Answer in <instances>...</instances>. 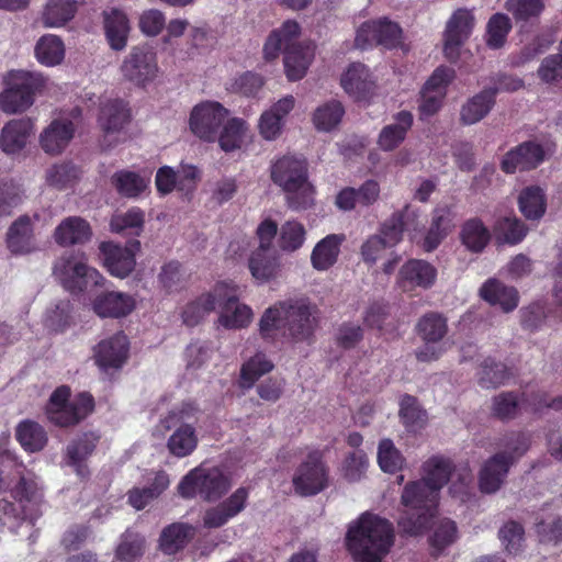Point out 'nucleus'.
<instances>
[{"label": "nucleus", "mask_w": 562, "mask_h": 562, "mask_svg": "<svg viewBox=\"0 0 562 562\" xmlns=\"http://www.w3.org/2000/svg\"><path fill=\"white\" fill-rule=\"evenodd\" d=\"M248 269L258 282H269L279 276L280 256L273 247H257L248 258Z\"/></svg>", "instance_id": "a878e982"}, {"label": "nucleus", "mask_w": 562, "mask_h": 562, "mask_svg": "<svg viewBox=\"0 0 562 562\" xmlns=\"http://www.w3.org/2000/svg\"><path fill=\"white\" fill-rule=\"evenodd\" d=\"M3 83L5 88L0 92V109L7 114H15L33 105L35 95L46 87V78L38 72L12 69L4 76Z\"/></svg>", "instance_id": "423d86ee"}, {"label": "nucleus", "mask_w": 562, "mask_h": 562, "mask_svg": "<svg viewBox=\"0 0 562 562\" xmlns=\"http://www.w3.org/2000/svg\"><path fill=\"white\" fill-rule=\"evenodd\" d=\"M456 214L448 205H438L431 212L430 225L423 239L422 247L425 251L431 252L454 228Z\"/></svg>", "instance_id": "5701e85b"}, {"label": "nucleus", "mask_w": 562, "mask_h": 562, "mask_svg": "<svg viewBox=\"0 0 562 562\" xmlns=\"http://www.w3.org/2000/svg\"><path fill=\"white\" fill-rule=\"evenodd\" d=\"M54 274L61 285L72 294H79L91 288L102 285L103 276L74 254L63 256L54 267Z\"/></svg>", "instance_id": "9d476101"}, {"label": "nucleus", "mask_w": 562, "mask_h": 562, "mask_svg": "<svg viewBox=\"0 0 562 562\" xmlns=\"http://www.w3.org/2000/svg\"><path fill=\"white\" fill-rule=\"evenodd\" d=\"M37 60L45 66H55L63 61L65 47L63 41L56 35L42 36L35 46Z\"/></svg>", "instance_id": "5fc2aeb1"}, {"label": "nucleus", "mask_w": 562, "mask_h": 562, "mask_svg": "<svg viewBox=\"0 0 562 562\" xmlns=\"http://www.w3.org/2000/svg\"><path fill=\"white\" fill-rule=\"evenodd\" d=\"M284 301L269 306L259 319V336L268 344H283L288 341Z\"/></svg>", "instance_id": "b1692460"}, {"label": "nucleus", "mask_w": 562, "mask_h": 562, "mask_svg": "<svg viewBox=\"0 0 562 562\" xmlns=\"http://www.w3.org/2000/svg\"><path fill=\"white\" fill-rule=\"evenodd\" d=\"M301 35V25L295 20L284 21L280 27L268 35L263 45V57L273 60L284 50L283 64L290 81L301 80L307 72L314 58V48L296 43Z\"/></svg>", "instance_id": "f03ea898"}, {"label": "nucleus", "mask_w": 562, "mask_h": 562, "mask_svg": "<svg viewBox=\"0 0 562 562\" xmlns=\"http://www.w3.org/2000/svg\"><path fill=\"white\" fill-rule=\"evenodd\" d=\"M92 235L89 223L79 216H69L55 228L54 239L60 246L83 244Z\"/></svg>", "instance_id": "f704fd0d"}, {"label": "nucleus", "mask_w": 562, "mask_h": 562, "mask_svg": "<svg viewBox=\"0 0 562 562\" xmlns=\"http://www.w3.org/2000/svg\"><path fill=\"white\" fill-rule=\"evenodd\" d=\"M454 470L451 459L443 456H432L423 464V481L438 493L449 482Z\"/></svg>", "instance_id": "c03bdc74"}, {"label": "nucleus", "mask_w": 562, "mask_h": 562, "mask_svg": "<svg viewBox=\"0 0 562 562\" xmlns=\"http://www.w3.org/2000/svg\"><path fill=\"white\" fill-rule=\"evenodd\" d=\"M528 231V226L516 216L502 217L495 225L497 238L508 245L521 243L527 236Z\"/></svg>", "instance_id": "bf43d9fd"}, {"label": "nucleus", "mask_w": 562, "mask_h": 562, "mask_svg": "<svg viewBox=\"0 0 562 562\" xmlns=\"http://www.w3.org/2000/svg\"><path fill=\"white\" fill-rule=\"evenodd\" d=\"M306 239L304 225L295 220L286 221L281 225L278 235V246L285 252L299 250Z\"/></svg>", "instance_id": "13d9d810"}, {"label": "nucleus", "mask_w": 562, "mask_h": 562, "mask_svg": "<svg viewBox=\"0 0 562 562\" xmlns=\"http://www.w3.org/2000/svg\"><path fill=\"white\" fill-rule=\"evenodd\" d=\"M270 178L288 194V205L294 211L314 204L315 189L308 181V164L302 156L284 155L272 162Z\"/></svg>", "instance_id": "20e7f679"}, {"label": "nucleus", "mask_w": 562, "mask_h": 562, "mask_svg": "<svg viewBox=\"0 0 562 562\" xmlns=\"http://www.w3.org/2000/svg\"><path fill=\"white\" fill-rule=\"evenodd\" d=\"M75 132L70 120L55 119L41 133L40 145L46 154L58 155L69 145Z\"/></svg>", "instance_id": "393cba45"}, {"label": "nucleus", "mask_w": 562, "mask_h": 562, "mask_svg": "<svg viewBox=\"0 0 562 562\" xmlns=\"http://www.w3.org/2000/svg\"><path fill=\"white\" fill-rule=\"evenodd\" d=\"M92 307L100 317L120 318L128 315L135 308V300L123 292H103L95 296Z\"/></svg>", "instance_id": "bb28decb"}, {"label": "nucleus", "mask_w": 562, "mask_h": 562, "mask_svg": "<svg viewBox=\"0 0 562 562\" xmlns=\"http://www.w3.org/2000/svg\"><path fill=\"white\" fill-rule=\"evenodd\" d=\"M173 428L167 441L169 452L177 458L190 456L199 442L195 427L192 424H183Z\"/></svg>", "instance_id": "49530a36"}, {"label": "nucleus", "mask_w": 562, "mask_h": 562, "mask_svg": "<svg viewBox=\"0 0 562 562\" xmlns=\"http://www.w3.org/2000/svg\"><path fill=\"white\" fill-rule=\"evenodd\" d=\"M104 31L112 49H124L130 33V23L126 14L119 9L104 12Z\"/></svg>", "instance_id": "ea45409f"}, {"label": "nucleus", "mask_w": 562, "mask_h": 562, "mask_svg": "<svg viewBox=\"0 0 562 562\" xmlns=\"http://www.w3.org/2000/svg\"><path fill=\"white\" fill-rule=\"evenodd\" d=\"M504 8L513 15L515 22L527 23L538 20L544 11L543 0H506Z\"/></svg>", "instance_id": "052dcab7"}, {"label": "nucleus", "mask_w": 562, "mask_h": 562, "mask_svg": "<svg viewBox=\"0 0 562 562\" xmlns=\"http://www.w3.org/2000/svg\"><path fill=\"white\" fill-rule=\"evenodd\" d=\"M77 12L75 0H49L43 12L45 26H61L70 21Z\"/></svg>", "instance_id": "864d4df0"}, {"label": "nucleus", "mask_w": 562, "mask_h": 562, "mask_svg": "<svg viewBox=\"0 0 562 562\" xmlns=\"http://www.w3.org/2000/svg\"><path fill=\"white\" fill-rule=\"evenodd\" d=\"M95 409L93 395L88 391L71 397L68 385L57 386L44 406L46 419L58 428H74L87 419Z\"/></svg>", "instance_id": "39448f33"}, {"label": "nucleus", "mask_w": 562, "mask_h": 562, "mask_svg": "<svg viewBox=\"0 0 562 562\" xmlns=\"http://www.w3.org/2000/svg\"><path fill=\"white\" fill-rule=\"evenodd\" d=\"M340 85L357 101L367 100L375 89L370 69L362 63H351L341 75Z\"/></svg>", "instance_id": "4be33fe9"}, {"label": "nucleus", "mask_w": 562, "mask_h": 562, "mask_svg": "<svg viewBox=\"0 0 562 562\" xmlns=\"http://www.w3.org/2000/svg\"><path fill=\"white\" fill-rule=\"evenodd\" d=\"M544 147L535 142L526 140L508 150L502 161L501 169L507 175L518 171H530L538 168L546 160Z\"/></svg>", "instance_id": "dca6fc26"}, {"label": "nucleus", "mask_w": 562, "mask_h": 562, "mask_svg": "<svg viewBox=\"0 0 562 562\" xmlns=\"http://www.w3.org/2000/svg\"><path fill=\"white\" fill-rule=\"evenodd\" d=\"M492 415L502 420H510L519 413V397L515 392H502L493 397Z\"/></svg>", "instance_id": "774afa93"}, {"label": "nucleus", "mask_w": 562, "mask_h": 562, "mask_svg": "<svg viewBox=\"0 0 562 562\" xmlns=\"http://www.w3.org/2000/svg\"><path fill=\"white\" fill-rule=\"evenodd\" d=\"M288 341H308L317 326L313 306L305 299L284 300Z\"/></svg>", "instance_id": "ddd939ff"}, {"label": "nucleus", "mask_w": 562, "mask_h": 562, "mask_svg": "<svg viewBox=\"0 0 562 562\" xmlns=\"http://www.w3.org/2000/svg\"><path fill=\"white\" fill-rule=\"evenodd\" d=\"M439 493L423 480L408 482L402 492L401 513L397 526L404 536L418 537L431 527L437 514Z\"/></svg>", "instance_id": "7ed1b4c3"}, {"label": "nucleus", "mask_w": 562, "mask_h": 562, "mask_svg": "<svg viewBox=\"0 0 562 562\" xmlns=\"http://www.w3.org/2000/svg\"><path fill=\"white\" fill-rule=\"evenodd\" d=\"M510 460H506V453H495L483 465L479 475L480 490L483 493L498 491L509 471Z\"/></svg>", "instance_id": "c756f323"}, {"label": "nucleus", "mask_w": 562, "mask_h": 562, "mask_svg": "<svg viewBox=\"0 0 562 562\" xmlns=\"http://www.w3.org/2000/svg\"><path fill=\"white\" fill-rule=\"evenodd\" d=\"M274 364L262 352H257L243 363L240 368L239 385L243 389H250L265 374L272 371Z\"/></svg>", "instance_id": "3c124183"}, {"label": "nucleus", "mask_w": 562, "mask_h": 562, "mask_svg": "<svg viewBox=\"0 0 562 562\" xmlns=\"http://www.w3.org/2000/svg\"><path fill=\"white\" fill-rule=\"evenodd\" d=\"M131 121V110L123 100H108L100 106L98 123L104 134L120 132Z\"/></svg>", "instance_id": "473e14b6"}, {"label": "nucleus", "mask_w": 562, "mask_h": 562, "mask_svg": "<svg viewBox=\"0 0 562 562\" xmlns=\"http://www.w3.org/2000/svg\"><path fill=\"white\" fill-rule=\"evenodd\" d=\"M437 278V269L422 259H409L398 271L397 285L403 291L415 288L429 289Z\"/></svg>", "instance_id": "412c9836"}, {"label": "nucleus", "mask_w": 562, "mask_h": 562, "mask_svg": "<svg viewBox=\"0 0 562 562\" xmlns=\"http://www.w3.org/2000/svg\"><path fill=\"white\" fill-rule=\"evenodd\" d=\"M228 116V110L220 102L205 101L196 104L190 114L191 132L200 139L214 142L223 122Z\"/></svg>", "instance_id": "4468645a"}, {"label": "nucleus", "mask_w": 562, "mask_h": 562, "mask_svg": "<svg viewBox=\"0 0 562 562\" xmlns=\"http://www.w3.org/2000/svg\"><path fill=\"white\" fill-rule=\"evenodd\" d=\"M480 296L491 305H499L508 313L518 306L519 294L516 288L504 284L502 281L491 278L480 289Z\"/></svg>", "instance_id": "7c9ffc66"}, {"label": "nucleus", "mask_w": 562, "mask_h": 562, "mask_svg": "<svg viewBox=\"0 0 562 562\" xmlns=\"http://www.w3.org/2000/svg\"><path fill=\"white\" fill-rule=\"evenodd\" d=\"M345 109L339 101H330L318 106L313 115L315 127L319 131H331L341 121Z\"/></svg>", "instance_id": "0e129e2a"}, {"label": "nucleus", "mask_w": 562, "mask_h": 562, "mask_svg": "<svg viewBox=\"0 0 562 562\" xmlns=\"http://www.w3.org/2000/svg\"><path fill=\"white\" fill-rule=\"evenodd\" d=\"M122 76L138 87L155 80L158 74L157 55L148 45L132 47L121 65Z\"/></svg>", "instance_id": "f8f14e48"}, {"label": "nucleus", "mask_w": 562, "mask_h": 562, "mask_svg": "<svg viewBox=\"0 0 562 562\" xmlns=\"http://www.w3.org/2000/svg\"><path fill=\"white\" fill-rule=\"evenodd\" d=\"M140 249V241L132 239L125 246L113 241H102L99 246L100 257L108 272L116 278L124 279L132 273L136 265V252Z\"/></svg>", "instance_id": "2eb2a0df"}, {"label": "nucleus", "mask_w": 562, "mask_h": 562, "mask_svg": "<svg viewBox=\"0 0 562 562\" xmlns=\"http://www.w3.org/2000/svg\"><path fill=\"white\" fill-rule=\"evenodd\" d=\"M417 218V212L412 210L409 204H406L403 209L393 212L381 224L378 235L382 237L386 245L394 247L402 241L404 232L411 222H415Z\"/></svg>", "instance_id": "c85d7f7f"}, {"label": "nucleus", "mask_w": 562, "mask_h": 562, "mask_svg": "<svg viewBox=\"0 0 562 562\" xmlns=\"http://www.w3.org/2000/svg\"><path fill=\"white\" fill-rule=\"evenodd\" d=\"M7 247L13 255L30 254L35 249L31 218L27 215L15 220L7 233Z\"/></svg>", "instance_id": "72a5a7b5"}, {"label": "nucleus", "mask_w": 562, "mask_h": 562, "mask_svg": "<svg viewBox=\"0 0 562 562\" xmlns=\"http://www.w3.org/2000/svg\"><path fill=\"white\" fill-rule=\"evenodd\" d=\"M229 485V480L222 470L200 465L182 477L178 493L187 499L200 497L206 502H215L228 491Z\"/></svg>", "instance_id": "6e6552de"}, {"label": "nucleus", "mask_w": 562, "mask_h": 562, "mask_svg": "<svg viewBox=\"0 0 562 562\" xmlns=\"http://www.w3.org/2000/svg\"><path fill=\"white\" fill-rule=\"evenodd\" d=\"M512 30L510 19L504 13L493 14L486 26V44L490 48H501L507 38L508 33Z\"/></svg>", "instance_id": "69168bd1"}, {"label": "nucleus", "mask_w": 562, "mask_h": 562, "mask_svg": "<svg viewBox=\"0 0 562 562\" xmlns=\"http://www.w3.org/2000/svg\"><path fill=\"white\" fill-rule=\"evenodd\" d=\"M395 542L393 524L375 514L363 513L346 533V546L356 562H382Z\"/></svg>", "instance_id": "f257e3e1"}, {"label": "nucleus", "mask_w": 562, "mask_h": 562, "mask_svg": "<svg viewBox=\"0 0 562 562\" xmlns=\"http://www.w3.org/2000/svg\"><path fill=\"white\" fill-rule=\"evenodd\" d=\"M248 497L249 490L244 486L238 487L225 501L205 510L203 526L207 529H215L226 525L246 508Z\"/></svg>", "instance_id": "6ab92c4d"}, {"label": "nucleus", "mask_w": 562, "mask_h": 562, "mask_svg": "<svg viewBox=\"0 0 562 562\" xmlns=\"http://www.w3.org/2000/svg\"><path fill=\"white\" fill-rule=\"evenodd\" d=\"M510 369L492 357H486L480 364L477 382L483 389H496L506 384L512 378Z\"/></svg>", "instance_id": "de8ad7c7"}, {"label": "nucleus", "mask_w": 562, "mask_h": 562, "mask_svg": "<svg viewBox=\"0 0 562 562\" xmlns=\"http://www.w3.org/2000/svg\"><path fill=\"white\" fill-rule=\"evenodd\" d=\"M292 485L303 497L317 495L329 486V468L323 451L314 449L307 453L294 471Z\"/></svg>", "instance_id": "1a4fd4ad"}, {"label": "nucleus", "mask_w": 562, "mask_h": 562, "mask_svg": "<svg viewBox=\"0 0 562 562\" xmlns=\"http://www.w3.org/2000/svg\"><path fill=\"white\" fill-rule=\"evenodd\" d=\"M247 130V124L243 119L233 117L227 120L218 136L221 148L226 151L239 149Z\"/></svg>", "instance_id": "e2e57ef3"}, {"label": "nucleus", "mask_w": 562, "mask_h": 562, "mask_svg": "<svg viewBox=\"0 0 562 562\" xmlns=\"http://www.w3.org/2000/svg\"><path fill=\"white\" fill-rule=\"evenodd\" d=\"M34 130V123L29 117L11 120L0 135V147L5 154H15L22 150Z\"/></svg>", "instance_id": "cd10ccee"}, {"label": "nucleus", "mask_w": 562, "mask_h": 562, "mask_svg": "<svg viewBox=\"0 0 562 562\" xmlns=\"http://www.w3.org/2000/svg\"><path fill=\"white\" fill-rule=\"evenodd\" d=\"M274 364L262 352H257L243 363L240 368L239 385L243 389H250L265 374L272 371Z\"/></svg>", "instance_id": "603ef678"}, {"label": "nucleus", "mask_w": 562, "mask_h": 562, "mask_svg": "<svg viewBox=\"0 0 562 562\" xmlns=\"http://www.w3.org/2000/svg\"><path fill=\"white\" fill-rule=\"evenodd\" d=\"M434 526L432 533L428 538L430 554L432 558H439L447 548L452 546L459 538L458 526L450 518H441Z\"/></svg>", "instance_id": "37998d69"}, {"label": "nucleus", "mask_w": 562, "mask_h": 562, "mask_svg": "<svg viewBox=\"0 0 562 562\" xmlns=\"http://www.w3.org/2000/svg\"><path fill=\"white\" fill-rule=\"evenodd\" d=\"M474 27V15L468 9H458L447 22L443 52L449 60L459 57L460 47L470 37Z\"/></svg>", "instance_id": "a211bd4d"}, {"label": "nucleus", "mask_w": 562, "mask_h": 562, "mask_svg": "<svg viewBox=\"0 0 562 562\" xmlns=\"http://www.w3.org/2000/svg\"><path fill=\"white\" fill-rule=\"evenodd\" d=\"M15 439L27 452L42 451L48 442L45 428L35 420H21L15 427Z\"/></svg>", "instance_id": "79ce46f5"}, {"label": "nucleus", "mask_w": 562, "mask_h": 562, "mask_svg": "<svg viewBox=\"0 0 562 562\" xmlns=\"http://www.w3.org/2000/svg\"><path fill=\"white\" fill-rule=\"evenodd\" d=\"M128 352V338L123 331H119L93 348L94 363L103 372L120 370L127 361Z\"/></svg>", "instance_id": "f3484780"}, {"label": "nucleus", "mask_w": 562, "mask_h": 562, "mask_svg": "<svg viewBox=\"0 0 562 562\" xmlns=\"http://www.w3.org/2000/svg\"><path fill=\"white\" fill-rule=\"evenodd\" d=\"M395 122L385 125L378 137V145L384 151L397 148L406 138L414 123V116L409 111H400L394 115Z\"/></svg>", "instance_id": "2f4dec72"}, {"label": "nucleus", "mask_w": 562, "mask_h": 562, "mask_svg": "<svg viewBox=\"0 0 562 562\" xmlns=\"http://www.w3.org/2000/svg\"><path fill=\"white\" fill-rule=\"evenodd\" d=\"M378 463L384 473L394 474L404 468L405 458L391 439L384 438L379 442Z\"/></svg>", "instance_id": "680f3d73"}, {"label": "nucleus", "mask_w": 562, "mask_h": 562, "mask_svg": "<svg viewBox=\"0 0 562 562\" xmlns=\"http://www.w3.org/2000/svg\"><path fill=\"white\" fill-rule=\"evenodd\" d=\"M195 528L184 522H173L165 527L159 538V547L166 554H175L186 548L194 538Z\"/></svg>", "instance_id": "58836bf2"}, {"label": "nucleus", "mask_w": 562, "mask_h": 562, "mask_svg": "<svg viewBox=\"0 0 562 562\" xmlns=\"http://www.w3.org/2000/svg\"><path fill=\"white\" fill-rule=\"evenodd\" d=\"M200 414L201 408L199 404L193 400H186L170 409L161 423L166 429L183 424H192L195 427Z\"/></svg>", "instance_id": "4d7b16f0"}, {"label": "nucleus", "mask_w": 562, "mask_h": 562, "mask_svg": "<svg viewBox=\"0 0 562 562\" xmlns=\"http://www.w3.org/2000/svg\"><path fill=\"white\" fill-rule=\"evenodd\" d=\"M344 234H329L321 239L312 250L311 262L314 269L325 271L338 259L340 246L345 241Z\"/></svg>", "instance_id": "c9c22d12"}, {"label": "nucleus", "mask_w": 562, "mask_h": 562, "mask_svg": "<svg viewBox=\"0 0 562 562\" xmlns=\"http://www.w3.org/2000/svg\"><path fill=\"white\" fill-rule=\"evenodd\" d=\"M14 502L0 498V517L32 526L42 516L43 493L37 483L22 475L11 490Z\"/></svg>", "instance_id": "0eeeda50"}, {"label": "nucleus", "mask_w": 562, "mask_h": 562, "mask_svg": "<svg viewBox=\"0 0 562 562\" xmlns=\"http://www.w3.org/2000/svg\"><path fill=\"white\" fill-rule=\"evenodd\" d=\"M80 177V170L72 162L54 165L47 171L46 180L59 190L72 187Z\"/></svg>", "instance_id": "338daca9"}, {"label": "nucleus", "mask_w": 562, "mask_h": 562, "mask_svg": "<svg viewBox=\"0 0 562 562\" xmlns=\"http://www.w3.org/2000/svg\"><path fill=\"white\" fill-rule=\"evenodd\" d=\"M101 439L94 430L83 431L74 438L66 448V463L74 468L77 475L85 477L89 474L87 460L93 454Z\"/></svg>", "instance_id": "aec40b11"}, {"label": "nucleus", "mask_w": 562, "mask_h": 562, "mask_svg": "<svg viewBox=\"0 0 562 562\" xmlns=\"http://www.w3.org/2000/svg\"><path fill=\"white\" fill-rule=\"evenodd\" d=\"M495 91L484 88L470 98L460 112V120L464 125H472L483 120L495 105Z\"/></svg>", "instance_id": "a19ab883"}, {"label": "nucleus", "mask_w": 562, "mask_h": 562, "mask_svg": "<svg viewBox=\"0 0 562 562\" xmlns=\"http://www.w3.org/2000/svg\"><path fill=\"white\" fill-rule=\"evenodd\" d=\"M491 234L481 218L467 220L460 231L461 244L471 252H482L490 243Z\"/></svg>", "instance_id": "a18cd8bd"}, {"label": "nucleus", "mask_w": 562, "mask_h": 562, "mask_svg": "<svg viewBox=\"0 0 562 562\" xmlns=\"http://www.w3.org/2000/svg\"><path fill=\"white\" fill-rule=\"evenodd\" d=\"M169 486V476L165 471H157L153 481L145 487H133L127 492V503L137 510L144 509L151 501L159 497Z\"/></svg>", "instance_id": "4c0bfd02"}, {"label": "nucleus", "mask_w": 562, "mask_h": 562, "mask_svg": "<svg viewBox=\"0 0 562 562\" xmlns=\"http://www.w3.org/2000/svg\"><path fill=\"white\" fill-rule=\"evenodd\" d=\"M416 333L424 342H440L448 333L447 318L437 312H428L416 324Z\"/></svg>", "instance_id": "8fccbe9b"}, {"label": "nucleus", "mask_w": 562, "mask_h": 562, "mask_svg": "<svg viewBox=\"0 0 562 562\" xmlns=\"http://www.w3.org/2000/svg\"><path fill=\"white\" fill-rule=\"evenodd\" d=\"M217 305L222 311L218 324L226 329L246 328L252 319V310L238 302L236 286L227 281L216 282Z\"/></svg>", "instance_id": "9b49d317"}, {"label": "nucleus", "mask_w": 562, "mask_h": 562, "mask_svg": "<svg viewBox=\"0 0 562 562\" xmlns=\"http://www.w3.org/2000/svg\"><path fill=\"white\" fill-rule=\"evenodd\" d=\"M111 183L117 193L125 198H137L147 188V181L137 172L120 170L111 177Z\"/></svg>", "instance_id": "6e6d98bb"}, {"label": "nucleus", "mask_w": 562, "mask_h": 562, "mask_svg": "<svg viewBox=\"0 0 562 562\" xmlns=\"http://www.w3.org/2000/svg\"><path fill=\"white\" fill-rule=\"evenodd\" d=\"M217 306L216 284L209 292L202 293L189 302L182 311V319L187 326L198 325L207 314Z\"/></svg>", "instance_id": "09e8293b"}, {"label": "nucleus", "mask_w": 562, "mask_h": 562, "mask_svg": "<svg viewBox=\"0 0 562 562\" xmlns=\"http://www.w3.org/2000/svg\"><path fill=\"white\" fill-rule=\"evenodd\" d=\"M521 215L531 222H539L547 212V195L539 186L525 187L517 199Z\"/></svg>", "instance_id": "e433bc0d"}]
</instances>
